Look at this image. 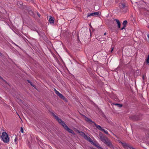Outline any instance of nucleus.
<instances>
[{
  "mask_svg": "<svg viewBox=\"0 0 149 149\" xmlns=\"http://www.w3.org/2000/svg\"><path fill=\"white\" fill-rule=\"evenodd\" d=\"M99 136L101 140L107 146L110 148H113V147L111 142L108 137L106 136L101 132H99Z\"/></svg>",
  "mask_w": 149,
  "mask_h": 149,
  "instance_id": "obj_1",
  "label": "nucleus"
},
{
  "mask_svg": "<svg viewBox=\"0 0 149 149\" xmlns=\"http://www.w3.org/2000/svg\"><path fill=\"white\" fill-rule=\"evenodd\" d=\"M8 134L6 132H3L2 134L1 138L3 141L5 143H7L9 141V139Z\"/></svg>",
  "mask_w": 149,
  "mask_h": 149,
  "instance_id": "obj_2",
  "label": "nucleus"
},
{
  "mask_svg": "<svg viewBox=\"0 0 149 149\" xmlns=\"http://www.w3.org/2000/svg\"><path fill=\"white\" fill-rule=\"evenodd\" d=\"M94 123L97 129L103 132L105 134H109L108 132L107 131H105L104 129H103L100 125H97L95 123Z\"/></svg>",
  "mask_w": 149,
  "mask_h": 149,
  "instance_id": "obj_3",
  "label": "nucleus"
},
{
  "mask_svg": "<svg viewBox=\"0 0 149 149\" xmlns=\"http://www.w3.org/2000/svg\"><path fill=\"white\" fill-rule=\"evenodd\" d=\"M130 118L133 120H139V117L138 116L133 115L130 117Z\"/></svg>",
  "mask_w": 149,
  "mask_h": 149,
  "instance_id": "obj_4",
  "label": "nucleus"
},
{
  "mask_svg": "<svg viewBox=\"0 0 149 149\" xmlns=\"http://www.w3.org/2000/svg\"><path fill=\"white\" fill-rule=\"evenodd\" d=\"M52 115L59 123H61L63 121L61 119L59 118L54 113H52Z\"/></svg>",
  "mask_w": 149,
  "mask_h": 149,
  "instance_id": "obj_5",
  "label": "nucleus"
},
{
  "mask_svg": "<svg viewBox=\"0 0 149 149\" xmlns=\"http://www.w3.org/2000/svg\"><path fill=\"white\" fill-rule=\"evenodd\" d=\"M66 129L65 130H67L68 132L69 133H71L73 135H75V133L74 132L73 130L72 129L69 128L68 126L67 127H66Z\"/></svg>",
  "mask_w": 149,
  "mask_h": 149,
  "instance_id": "obj_6",
  "label": "nucleus"
},
{
  "mask_svg": "<svg viewBox=\"0 0 149 149\" xmlns=\"http://www.w3.org/2000/svg\"><path fill=\"white\" fill-rule=\"evenodd\" d=\"M99 13L98 12H97L93 13H88L87 16V17H89L91 16H93L94 15H99Z\"/></svg>",
  "mask_w": 149,
  "mask_h": 149,
  "instance_id": "obj_7",
  "label": "nucleus"
},
{
  "mask_svg": "<svg viewBox=\"0 0 149 149\" xmlns=\"http://www.w3.org/2000/svg\"><path fill=\"white\" fill-rule=\"evenodd\" d=\"M84 138L86 140H87L88 141H89V142L91 143L93 142L92 141V139H91V138L89 137L87 135H85L84 136Z\"/></svg>",
  "mask_w": 149,
  "mask_h": 149,
  "instance_id": "obj_8",
  "label": "nucleus"
},
{
  "mask_svg": "<svg viewBox=\"0 0 149 149\" xmlns=\"http://www.w3.org/2000/svg\"><path fill=\"white\" fill-rule=\"evenodd\" d=\"M54 18L53 17L50 16L49 18V22L51 24H54Z\"/></svg>",
  "mask_w": 149,
  "mask_h": 149,
  "instance_id": "obj_9",
  "label": "nucleus"
},
{
  "mask_svg": "<svg viewBox=\"0 0 149 149\" xmlns=\"http://www.w3.org/2000/svg\"><path fill=\"white\" fill-rule=\"evenodd\" d=\"M121 8L122 9H124L126 8L127 7L126 6V2L123 1V2L121 3V5H120Z\"/></svg>",
  "mask_w": 149,
  "mask_h": 149,
  "instance_id": "obj_10",
  "label": "nucleus"
},
{
  "mask_svg": "<svg viewBox=\"0 0 149 149\" xmlns=\"http://www.w3.org/2000/svg\"><path fill=\"white\" fill-rule=\"evenodd\" d=\"M60 98L63 100L65 102H68L67 99L61 94L58 96Z\"/></svg>",
  "mask_w": 149,
  "mask_h": 149,
  "instance_id": "obj_11",
  "label": "nucleus"
},
{
  "mask_svg": "<svg viewBox=\"0 0 149 149\" xmlns=\"http://www.w3.org/2000/svg\"><path fill=\"white\" fill-rule=\"evenodd\" d=\"M114 20L116 21L117 23V24L118 25V29L120 28L121 24H120V21H119V20L117 19H114Z\"/></svg>",
  "mask_w": 149,
  "mask_h": 149,
  "instance_id": "obj_12",
  "label": "nucleus"
},
{
  "mask_svg": "<svg viewBox=\"0 0 149 149\" xmlns=\"http://www.w3.org/2000/svg\"><path fill=\"white\" fill-rule=\"evenodd\" d=\"M24 9H26L27 11H28L29 13L31 15H33V12L31 10H29L28 9H29V8H28L27 6H25L24 7Z\"/></svg>",
  "mask_w": 149,
  "mask_h": 149,
  "instance_id": "obj_13",
  "label": "nucleus"
},
{
  "mask_svg": "<svg viewBox=\"0 0 149 149\" xmlns=\"http://www.w3.org/2000/svg\"><path fill=\"white\" fill-rule=\"evenodd\" d=\"M123 146L125 148H126L128 145V144L126 143H123L121 141L120 142Z\"/></svg>",
  "mask_w": 149,
  "mask_h": 149,
  "instance_id": "obj_14",
  "label": "nucleus"
},
{
  "mask_svg": "<svg viewBox=\"0 0 149 149\" xmlns=\"http://www.w3.org/2000/svg\"><path fill=\"white\" fill-rule=\"evenodd\" d=\"M17 102L20 104H23L24 101L21 100L20 99L17 98Z\"/></svg>",
  "mask_w": 149,
  "mask_h": 149,
  "instance_id": "obj_15",
  "label": "nucleus"
},
{
  "mask_svg": "<svg viewBox=\"0 0 149 149\" xmlns=\"http://www.w3.org/2000/svg\"><path fill=\"white\" fill-rule=\"evenodd\" d=\"M113 104L114 105L116 106H117L118 107L120 108L122 107L123 105L122 104H120L118 103H113Z\"/></svg>",
  "mask_w": 149,
  "mask_h": 149,
  "instance_id": "obj_16",
  "label": "nucleus"
},
{
  "mask_svg": "<svg viewBox=\"0 0 149 149\" xmlns=\"http://www.w3.org/2000/svg\"><path fill=\"white\" fill-rule=\"evenodd\" d=\"M61 125L63 127L64 129H66V127H67L68 126L65 124L64 122L63 121L61 123Z\"/></svg>",
  "mask_w": 149,
  "mask_h": 149,
  "instance_id": "obj_17",
  "label": "nucleus"
},
{
  "mask_svg": "<svg viewBox=\"0 0 149 149\" xmlns=\"http://www.w3.org/2000/svg\"><path fill=\"white\" fill-rule=\"evenodd\" d=\"M146 62L147 63L148 65L149 64V55L148 54V56L146 58Z\"/></svg>",
  "mask_w": 149,
  "mask_h": 149,
  "instance_id": "obj_18",
  "label": "nucleus"
},
{
  "mask_svg": "<svg viewBox=\"0 0 149 149\" xmlns=\"http://www.w3.org/2000/svg\"><path fill=\"white\" fill-rule=\"evenodd\" d=\"M127 23V20H125L123 22L122 24L123 26L126 27V26Z\"/></svg>",
  "mask_w": 149,
  "mask_h": 149,
  "instance_id": "obj_19",
  "label": "nucleus"
},
{
  "mask_svg": "<svg viewBox=\"0 0 149 149\" xmlns=\"http://www.w3.org/2000/svg\"><path fill=\"white\" fill-rule=\"evenodd\" d=\"M27 81L28 82V83H29L30 85L32 86L33 87H35V86H36L35 85H34L32 83L31 81L29 80H27Z\"/></svg>",
  "mask_w": 149,
  "mask_h": 149,
  "instance_id": "obj_20",
  "label": "nucleus"
},
{
  "mask_svg": "<svg viewBox=\"0 0 149 149\" xmlns=\"http://www.w3.org/2000/svg\"><path fill=\"white\" fill-rule=\"evenodd\" d=\"M99 37H98V38H99V40L100 41H102L103 40H105L106 38H99Z\"/></svg>",
  "mask_w": 149,
  "mask_h": 149,
  "instance_id": "obj_21",
  "label": "nucleus"
},
{
  "mask_svg": "<svg viewBox=\"0 0 149 149\" xmlns=\"http://www.w3.org/2000/svg\"><path fill=\"white\" fill-rule=\"evenodd\" d=\"M79 134L83 136V137L85 135V133H84L82 131H81L79 133Z\"/></svg>",
  "mask_w": 149,
  "mask_h": 149,
  "instance_id": "obj_22",
  "label": "nucleus"
},
{
  "mask_svg": "<svg viewBox=\"0 0 149 149\" xmlns=\"http://www.w3.org/2000/svg\"><path fill=\"white\" fill-rule=\"evenodd\" d=\"M127 149H135V148H133V147L131 146L129 144L127 147Z\"/></svg>",
  "mask_w": 149,
  "mask_h": 149,
  "instance_id": "obj_23",
  "label": "nucleus"
},
{
  "mask_svg": "<svg viewBox=\"0 0 149 149\" xmlns=\"http://www.w3.org/2000/svg\"><path fill=\"white\" fill-rule=\"evenodd\" d=\"M144 15L145 16H148L149 15V13L148 12H144Z\"/></svg>",
  "mask_w": 149,
  "mask_h": 149,
  "instance_id": "obj_24",
  "label": "nucleus"
},
{
  "mask_svg": "<svg viewBox=\"0 0 149 149\" xmlns=\"http://www.w3.org/2000/svg\"><path fill=\"white\" fill-rule=\"evenodd\" d=\"M88 122H89L90 123L92 124L93 123H94V122L92 121L91 119H89V120H88Z\"/></svg>",
  "mask_w": 149,
  "mask_h": 149,
  "instance_id": "obj_25",
  "label": "nucleus"
},
{
  "mask_svg": "<svg viewBox=\"0 0 149 149\" xmlns=\"http://www.w3.org/2000/svg\"><path fill=\"white\" fill-rule=\"evenodd\" d=\"M55 93L58 96H59V95H60L61 94L57 91H56Z\"/></svg>",
  "mask_w": 149,
  "mask_h": 149,
  "instance_id": "obj_26",
  "label": "nucleus"
},
{
  "mask_svg": "<svg viewBox=\"0 0 149 149\" xmlns=\"http://www.w3.org/2000/svg\"><path fill=\"white\" fill-rule=\"evenodd\" d=\"M143 9L145 11L148 12L149 13V10H147V9H146V8H143Z\"/></svg>",
  "mask_w": 149,
  "mask_h": 149,
  "instance_id": "obj_27",
  "label": "nucleus"
},
{
  "mask_svg": "<svg viewBox=\"0 0 149 149\" xmlns=\"http://www.w3.org/2000/svg\"><path fill=\"white\" fill-rule=\"evenodd\" d=\"M21 132L22 133H23L24 132V130L23 128L22 127H21V130H20Z\"/></svg>",
  "mask_w": 149,
  "mask_h": 149,
  "instance_id": "obj_28",
  "label": "nucleus"
},
{
  "mask_svg": "<svg viewBox=\"0 0 149 149\" xmlns=\"http://www.w3.org/2000/svg\"><path fill=\"white\" fill-rule=\"evenodd\" d=\"M95 146H96V147H97L99 149H102V148H101L100 147L98 146L96 144H95Z\"/></svg>",
  "mask_w": 149,
  "mask_h": 149,
  "instance_id": "obj_29",
  "label": "nucleus"
},
{
  "mask_svg": "<svg viewBox=\"0 0 149 149\" xmlns=\"http://www.w3.org/2000/svg\"><path fill=\"white\" fill-rule=\"evenodd\" d=\"M89 118H88L86 117L85 118V120L86 121L88 122V120H89Z\"/></svg>",
  "mask_w": 149,
  "mask_h": 149,
  "instance_id": "obj_30",
  "label": "nucleus"
},
{
  "mask_svg": "<svg viewBox=\"0 0 149 149\" xmlns=\"http://www.w3.org/2000/svg\"><path fill=\"white\" fill-rule=\"evenodd\" d=\"M37 15L39 17H40V13L38 12H37Z\"/></svg>",
  "mask_w": 149,
  "mask_h": 149,
  "instance_id": "obj_31",
  "label": "nucleus"
},
{
  "mask_svg": "<svg viewBox=\"0 0 149 149\" xmlns=\"http://www.w3.org/2000/svg\"><path fill=\"white\" fill-rule=\"evenodd\" d=\"M76 132L79 133L81 131H80L79 130H76Z\"/></svg>",
  "mask_w": 149,
  "mask_h": 149,
  "instance_id": "obj_32",
  "label": "nucleus"
},
{
  "mask_svg": "<svg viewBox=\"0 0 149 149\" xmlns=\"http://www.w3.org/2000/svg\"><path fill=\"white\" fill-rule=\"evenodd\" d=\"M125 26H123L122 28H121L120 29V30H123V29H125Z\"/></svg>",
  "mask_w": 149,
  "mask_h": 149,
  "instance_id": "obj_33",
  "label": "nucleus"
},
{
  "mask_svg": "<svg viewBox=\"0 0 149 149\" xmlns=\"http://www.w3.org/2000/svg\"><path fill=\"white\" fill-rule=\"evenodd\" d=\"M2 81H3L6 84H7V82L5 80H4V79Z\"/></svg>",
  "mask_w": 149,
  "mask_h": 149,
  "instance_id": "obj_34",
  "label": "nucleus"
},
{
  "mask_svg": "<svg viewBox=\"0 0 149 149\" xmlns=\"http://www.w3.org/2000/svg\"><path fill=\"white\" fill-rule=\"evenodd\" d=\"M113 48H112L110 51L111 53H112L113 52Z\"/></svg>",
  "mask_w": 149,
  "mask_h": 149,
  "instance_id": "obj_35",
  "label": "nucleus"
},
{
  "mask_svg": "<svg viewBox=\"0 0 149 149\" xmlns=\"http://www.w3.org/2000/svg\"><path fill=\"white\" fill-rule=\"evenodd\" d=\"M0 79H1L2 80V81H3V78L1 76H0Z\"/></svg>",
  "mask_w": 149,
  "mask_h": 149,
  "instance_id": "obj_36",
  "label": "nucleus"
},
{
  "mask_svg": "<svg viewBox=\"0 0 149 149\" xmlns=\"http://www.w3.org/2000/svg\"><path fill=\"white\" fill-rule=\"evenodd\" d=\"M148 40L149 41V34L147 35Z\"/></svg>",
  "mask_w": 149,
  "mask_h": 149,
  "instance_id": "obj_37",
  "label": "nucleus"
},
{
  "mask_svg": "<svg viewBox=\"0 0 149 149\" xmlns=\"http://www.w3.org/2000/svg\"><path fill=\"white\" fill-rule=\"evenodd\" d=\"M90 148H91V149H96V148H93V147H91Z\"/></svg>",
  "mask_w": 149,
  "mask_h": 149,
  "instance_id": "obj_38",
  "label": "nucleus"
},
{
  "mask_svg": "<svg viewBox=\"0 0 149 149\" xmlns=\"http://www.w3.org/2000/svg\"><path fill=\"white\" fill-rule=\"evenodd\" d=\"M77 39L78 40H79V37L78 36H77Z\"/></svg>",
  "mask_w": 149,
  "mask_h": 149,
  "instance_id": "obj_39",
  "label": "nucleus"
},
{
  "mask_svg": "<svg viewBox=\"0 0 149 149\" xmlns=\"http://www.w3.org/2000/svg\"><path fill=\"white\" fill-rule=\"evenodd\" d=\"M142 78L143 79V80L144 79V75H143V76H142Z\"/></svg>",
  "mask_w": 149,
  "mask_h": 149,
  "instance_id": "obj_40",
  "label": "nucleus"
},
{
  "mask_svg": "<svg viewBox=\"0 0 149 149\" xmlns=\"http://www.w3.org/2000/svg\"><path fill=\"white\" fill-rule=\"evenodd\" d=\"M17 138H15V142H16V141H17Z\"/></svg>",
  "mask_w": 149,
  "mask_h": 149,
  "instance_id": "obj_41",
  "label": "nucleus"
},
{
  "mask_svg": "<svg viewBox=\"0 0 149 149\" xmlns=\"http://www.w3.org/2000/svg\"><path fill=\"white\" fill-rule=\"evenodd\" d=\"M54 91H55V92L56 93V91H57V90H56V89L55 88H54Z\"/></svg>",
  "mask_w": 149,
  "mask_h": 149,
  "instance_id": "obj_42",
  "label": "nucleus"
},
{
  "mask_svg": "<svg viewBox=\"0 0 149 149\" xmlns=\"http://www.w3.org/2000/svg\"><path fill=\"white\" fill-rule=\"evenodd\" d=\"M106 34H107V33H104V35H106Z\"/></svg>",
  "mask_w": 149,
  "mask_h": 149,
  "instance_id": "obj_43",
  "label": "nucleus"
},
{
  "mask_svg": "<svg viewBox=\"0 0 149 149\" xmlns=\"http://www.w3.org/2000/svg\"><path fill=\"white\" fill-rule=\"evenodd\" d=\"M2 55V54L1 52H0V55Z\"/></svg>",
  "mask_w": 149,
  "mask_h": 149,
  "instance_id": "obj_44",
  "label": "nucleus"
},
{
  "mask_svg": "<svg viewBox=\"0 0 149 149\" xmlns=\"http://www.w3.org/2000/svg\"><path fill=\"white\" fill-rule=\"evenodd\" d=\"M95 7H94V9H95Z\"/></svg>",
  "mask_w": 149,
  "mask_h": 149,
  "instance_id": "obj_45",
  "label": "nucleus"
},
{
  "mask_svg": "<svg viewBox=\"0 0 149 149\" xmlns=\"http://www.w3.org/2000/svg\"><path fill=\"white\" fill-rule=\"evenodd\" d=\"M148 27L149 28V27Z\"/></svg>",
  "mask_w": 149,
  "mask_h": 149,
  "instance_id": "obj_46",
  "label": "nucleus"
}]
</instances>
